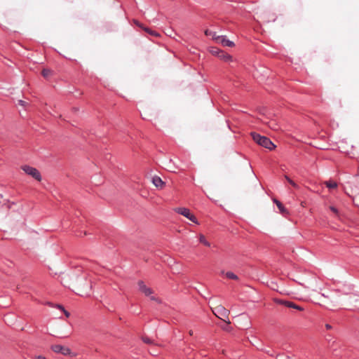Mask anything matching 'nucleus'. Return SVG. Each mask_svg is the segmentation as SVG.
<instances>
[{
  "label": "nucleus",
  "mask_w": 359,
  "mask_h": 359,
  "mask_svg": "<svg viewBox=\"0 0 359 359\" xmlns=\"http://www.w3.org/2000/svg\"><path fill=\"white\" fill-rule=\"evenodd\" d=\"M62 311L64 312V313L66 316V317L68 318L70 314H69V313L67 311H66L65 309H63Z\"/></svg>",
  "instance_id": "nucleus-22"
},
{
  "label": "nucleus",
  "mask_w": 359,
  "mask_h": 359,
  "mask_svg": "<svg viewBox=\"0 0 359 359\" xmlns=\"http://www.w3.org/2000/svg\"><path fill=\"white\" fill-rule=\"evenodd\" d=\"M51 349L55 353H60L64 355H69L72 354V351L70 348L60 344H55L51 346Z\"/></svg>",
  "instance_id": "nucleus-7"
},
{
  "label": "nucleus",
  "mask_w": 359,
  "mask_h": 359,
  "mask_svg": "<svg viewBox=\"0 0 359 359\" xmlns=\"http://www.w3.org/2000/svg\"><path fill=\"white\" fill-rule=\"evenodd\" d=\"M213 313L219 318L223 320L226 324L230 325L231 322L226 320L229 316V311L222 305H219L212 309Z\"/></svg>",
  "instance_id": "nucleus-2"
},
{
  "label": "nucleus",
  "mask_w": 359,
  "mask_h": 359,
  "mask_svg": "<svg viewBox=\"0 0 359 359\" xmlns=\"http://www.w3.org/2000/svg\"><path fill=\"white\" fill-rule=\"evenodd\" d=\"M225 276L227 278H229V279H232V280H238V276L231 271L226 272L225 273Z\"/></svg>",
  "instance_id": "nucleus-12"
},
{
  "label": "nucleus",
  "mask_w": 359,
  "mask_h": 359,
  "mask_svg": "<svg viewBox=\"0 0 359 359\" xmlns=\"http://www.w3.org/2000/svg\"><path fill=\"white\" fill-rule=\"evenodd\" d=\"M37 359H46L45 357L42 356V355H39L37 357Z\"/></svg>",
  "instance_id": "nucleus-28"
},
{
  "label": "nucleus",
  "mask_w": 359,
  "mask_h": 359,
  "mask_svg": "<svg viewBox=\"0 0 359 359\" xmlns=\"http://www.w3.org/2000/svg\"><path fill=\"white\" fill-rule=\"evenodd\" d=\"M274 203L276 204V205H278V203H280L279 201H278L277 199H274L273 200Z\"/></svg>",
  "instance_id": "nucleus-29"
},
{
  "label": "nucleus",
  "mask_w": 359,
  "mask_h": 359,
  "mask_svg": "<svg viewBox=\"0 0 359 359\" xmlns=\"http://www.w3.org/2000/svg\"><path fill=\"white\" fill-rule=\"evenodd\" d=\"M251 136L256 143L266 149L272 150L276 147L273 143L265 136H262L256 133H251Z\"/></svg>",
  "instance_id": "nucleus-1"
},
{
  "label": "nucleus",
  "mask_w": 359,
  "mask_h": 359,
  "mask_svg": "<svg viewBox=\"0 0 359 359\" xmlns=\"http://www.w3.org/2000/svg\"><path fill=\"white\" fill-rule=\"evenodd\" d=\"M213 40L218 43H221L224 46L233 47L234 46V43L229 39H226L224 36H219L216 34H213Z\"/></svg>",
  "instance_id": "nucleus-6"
},
{
  "label": "nucleus",
  "mask_w": 359,
  "mask_h": 359,
  "mask_svg": "<svg viewBox=\"0 0 359 359\" xmlns=\"http://www.w3.org/2000/svg\"><path fill=\"white\" fill-rule=\"evenodd\" d=\"M285 179L294 188L299 189V186L292 180L287 175H285Z\"/></svg>",
  "instance_id": "nucleus-15"
},
{
  "label": "nucleus",
  "mask_w": 359,
  "mask_h": 359,
  "mask_svg": "<svg viewBox=\"0 0 359 359\" xmlns=\"http://www.w3.org/2000/svg\"><path fill=\"white\" fill-rule=\"evenodd\" d=\"M216 34V33H215V32H212V31H210V30H209V29H206V30L205 31V34L206 36H212V39H213V34Z\"/></svg>",
  "instance_id": "nucleus-19"
},
{
  "label": "nucleus",
  "mask_w": 359,
  "mask_h": 359,
  "mask_svg": "<svg viewBox=\"0 0 359 359\" xmlns=\"http://www.w3.org/2000/svg\"><path fill=\"white\" fill-rule=\"evenodd\" d=\"M137 285L139 287V290L142 293H143L147 297H149L151 300L160 303L159 299L153 295L154 293V290L151 287L147 286L143 281H138Z\"/></svg>",
  "instance_id": "nucleus-3"
},
{
  "label": "nucleus",
  "mask_w": 359,
  "mask_h": 359,
  "mask_svg": "<svg viewBox=\"0 0 359 359\" xmlns=\"http://www.w3.org/2000/svg\"><path fill=\"white\" fill-rule=\"evenodd\" d=\"M277 302L279 304H284L285 306H286L287 307H289V308H294V309H296L299 311L303 310V309L302 307L294 304V303H292L291 302H285V301L279 300V301H277Z\"/></svg>",
  "instance_id": "nucleus-9"
},
{
  "label": "nucleus",
  "mask_w": 359,
  "mask_h": 359,
  "mask_svg": "<svg viewBox=\"0 0 359 359\" xmlns=\"http://www.w3.org/2000/svg\"><path fill=\"white\" fill-rule=\"evenodd\" d=\"M142 340L146 344H153V341L147 337H143Z\"/></svg>",
  "instance_id": "nucleus-17"
},
{
  "label": "nucleus",
  "mask_w": 359,
  "mask_h": 359,
  "mask_svg": "<svg viewBox=\"0 0 359 359\" xmlns=\"http://www.w3.org/2000/svg\"><path fill=\"white\" fill-rule=\"evenodd\" d=\"M277 359H290V358L287 356L280 355L279 357L277 358Z\"/></svg>",
  "instance_id": "nucleus-21"
},
{
  "label": "nucleus",
  "mask_w": 359,
  "mask_h": 359,
  "mask_svg": "<svg viewBox=\"0 0 359 359\" xmlns=\"http://www.w3.org/2000/svg\"><path fill=\"white\" fill-rule=\"evenodd\" d=\"M277 207L278 208V209L280 210V211L282 214H285V213L287 212L286 209L284 208V206L283 205V204L281 203H278Z\"/></svg>",
  "instance_id": "nucleus-16"
},
{
  "label": "nucleus",
  "mask_w": 359,
  "mask_h": 359,
  "mask_svg": "<svg viewBox=\"0 0 359 359\" xmlns=\"http://www.w3.org/2000/svg\"><path fill=\"white\" fill-rule=\"evenodd\" d=\"M199 241L201 243L205 246L210 247V243L206 240L205 237L203 234L199 235Z\"/></svg>",
  "instance_id": "nucleus-11"
},
{
  "label": "nucleus",
  "mask_w": 359,
  "mask_h": 359,
  "mask_svg": "<svg viewBox=\"0 0 359 359\" xmlns=\"http://www.w3.org/2000/svg\"><path fill=\"white\" fill-rule=\"evenodd\" d=\"M325 184L327 186V187H328L329 189H334V188H337V184L332 181L325 182Z\"/></svg>",
  "instance_id": "nucleus-13"
},
{
  "label": "nucleus",
  "mask_w": 359,
  "mask_h": 359,
  "mask_svg": "<svg viewBox=\"0 0 359 359\" xmlns=\"http://www.w3.org/2000/svg\"><path fill=\"white\" fill-rule=\"evenodd\" d=\"M221 50L217 49V48H213L212 50H211V53L212 55H217L219 57V55H220V52Z\"/></svg>",
  "instance_id": "nucleus-18"
},
{
  "label": "nucleus",
  "mask_w": 359,
  "mask_h": 359,
  "mask_svg": "<svg viewBox=\"0 0 359 359\" xmlns=\"http://www.w3.org/2000/svg\"><path fill=\"white\" fill-rule=\"evenodd\" d=\"M175 211L176 212H177V213L184 216L185 217H187V219H189V220H191L194 223L198 224L196 217L190 212V210L188 208H176L175 209Z\"/></svg>",
  "instance_id": "nucleus-5"
},
{
  "label": "nucleus",
  "mask_w": 359,
  "mask_h": 359,
  "mask_svg": "<svg viewBox=\"0 0 359 359\" xmlns=\"http://www.w3.org/2000/svg\"><path fill=\"white\" fill-rule=\"evenodd\" d=\"M56 307H57V309H59L62 310V311H63V309H64V307H63L62 305H59V304H58V305H57V306H56Z\"/></svg>",
  "instance_id": "nucleus-26"
},
{
  "label": "nucleus",
  "mask_w": 359,
  "mask_h": 359,
  "mask_svg": "<svg viewBox=\"0 0 359 359\" xmlns=\"http://www.w3.org/2000/svg\"><path fill=\"white\" fill-rule=\"evenodd\" d=\"M229 325L227 324V325L226 327H222V328L224 330H226V331H230V327H229Z\"/></svg>",
  "instance_id": "nucleus-23"
},
{
  "label": "nucleus",
  "mask_w": 359,
  "mask_h": 359,
  "mask_svg": "<svg viewBox=\"0 0 359 359\" xmlns=\"http://www.w3.org/2000/svg\"><path fill=\"white\" fill-rule=\"evenodd\" d=\"M330 209L334 213H337V210L334 207H330Z\"/></svg>",
  "instance_id": "nucleus-25"
},
{
  "label": "nucleus",
  "mask_w": 359,
  "mask_h": 359,
  "mask_svg": "<svg viewBox=\"0 0 359 359\" xmlns=\"http://www.w3.org/2000/svg\"><path fill=\"white\" fill-rule=\"evenodd\" d=\"M18 104L21 106L25 107L27 103L25 101L20 100H18Z\"/></svg>",
  "instance_id": "nucleus-20"
},
{
  "label": "nucleus",
  "mask_w": 359,
  "mask_h": 359,
  "mask_svg": "<svg viewBox=\"0 0 359 359\" xmlns=\"http://www.w3.org/2000/svg\"><path fill=\"white\" fill-rule=\"evenodd\" d=\"M22 170L28 175L32 176L36 180L40 182L41 180V175L39 171L35 168L29 165H23L21 167Z\"/></svg>",
  "instance_id": "nucleus-4"
},
{
  "label": "nucleus",
  "mask_w": 359,
  "mask_h": 359,
  "mask_svg": "<svg viewBox=\"0 0 359 359\" xmlns=\"http://www.w3.org/2000/svg\"><path fill=\"white\" fill-rule=\"evenodd\" d=\"M152 183L156 187L159 189H163L165 186V182L158 176H154L152 178Z\"/></svg>",
  "instance_id": "nucleus-8"
},
{
  "label": "nucleus",
  "mask_w": 359,
  "mask_h": 359,
  "mask_svg": "<svg viewBox=\"0 0 359 359\" xmlns=\"http://www.w3.org/2000/svg\"><path fill=\"white\" fill-rule=\"evenodd\" d=\"M42 76L44 78H48L52 74V71L48 69H43L41 72Z\"/></svg>",
  "instance_id": "nucleus-14"
},
{
  "label": "nucleus",
  "mask_w": 359,
  "mask_h": 359,
  "mask_svg": "<svg viewBox=\"0 0 359 359\" xmlns=\"http://www.w3.org/2000/svg\"><path fill=\"white\" fill-rule=\"evenodd\" d=\"M145 30L149 32V34H152V35H155V32H153V31H150L149 29H145Z\"/></svg>",
  "instance_id": "nucleus-24"
},
{
  "label": "nucleus",
  "mask_w": 359,
  "mask_h": 359,
  "mask_svg": "<svg viewBox=\"0 0 359 359\" xmlns=\"http://www.w3.org/2000/svg\"><path fill=\"white\" fill-rule=\"evenodd\" d=\"M219 53L220 55H219V57L223 59L225 61H232V57L230 55H228L223 51H220Z\"/></svg>",
  "instance_id": "nucleus-10"
},
{
  "label": "nucleus",
  "mask_w": 359,
  "mask_h": 359,
  "mask_svg": "<svg viewBox=\"0 0 359 359\" xmlns=\"http://www.w3.org/2000/svg\"><path fill=\"white\" fill-rule=\"evenodd\" d=\"M325 327H326L327 330L332 329V326L330 324H326L325 325Z\"/></svg>",
  "instance_id": "nucleus-27"
}]
</instances>
